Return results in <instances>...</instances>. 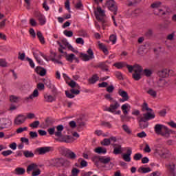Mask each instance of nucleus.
Listing matches in <instances>:
<instances>
[{"instance_id": "1", "label": "nucleus", "mask_w": 176, "mask_h": 176, "mask_svg": "<svg viewBox=\"0 0 176 176\" xmlns=\"http://www.w3.org/2000/svg\"><path fill=\"white\" fill-rule=\"evenodd\" d=\"M126 68L130 73L133 71L134 73L132 74V78L135 80H140V79H141V74L142 71H144L142 66L138 64H135L134 65H126Z\"/></svg>"}, {"instance_id": "2", "label": "nucleus", "mask_w": 176, "mask_h": 176, "mask_svg": "<svg viewBox=\"0 0 176 176\" xmlns=\"http://www.w3.org/2000/svg\"><path fill=\"white\" fill-rule=\"evenodd\" d=\"M154 131L158 135H162L165 138H168L171 134V130L168 129V127L160 124H155Z\"/></svg>"}, {"instance_id": "3", "label": "nucleus", "mask_w": 176, "mask_h": 176, "mask_svg": "<svg viewBox=\"0 0 176 176\" xmlns=\"http://www.w3.org/2000/svg\"><path fill=\"white\" fill-rule=\"evenodd\" d=\"M87 53V54H80V57L82 61H90V60H93V58H94V52L92 49H88Z\"/></svg>"}, {"instance_id": "4", "label": "nucleus", "mask_w": 176, "mask_h": 176, "mask_svg": "<svg viewBox=\"0 0 176 176\" xmlns=\"http://www.w3.org/2000/svg\"><path fill=\"white\" fill-rule=\"evenodd\" d=\"M106 8H109V10L113 12V14H118V6H116V2L113 0H109L105 3Z\"/></svg>"}, {"instance_id": "5", "label": "nucleus", "mask_w": 176, "mask_h": 176, "mask_svg": "<svg viewBox=\"0 0 176 176\" xmlns=\"http://www.w3.org/2000/svg\"><path fill=\"white\" fill-rule=\"evenodd\" d=\"M95 16L97 20L100 21L102 24H105L106 21L104 20V17H105V11L101 9V7L97 8V10L95 13Z\"/></svg>"}, {"instance_id": "6", "label": "nucleus", "mask_w": 176, "mask_h": 176, "mask_svg": "<svg viewBox=\"0 0 176 176\" xmlns=\"http://www.w3.org/2000/svg\"><path fill=\"white\" fill-rule=\"evenodd\" d=\"M118 96L122 97L119 100L120 102H126V101H129L130 100V96H129V94L127 92L122 89H118Z\"/></svg>"}, {"instance_id": "7", "label": "nucleus", "mask_w": 176, "mask_h": 176, "mask_svg": "<svg viewBox=\"0 0 176 176\" xmlns=\"http://www.w3.org/2000/svg\"><path fill=\"white\" fill-rule=\"evenodd\" d=\"M120 107V104L117 100H113V103H111L109 107H107L104 109L107 112H111V113H115V111L118 109Z\"/></svg>"}, {"instance_id": "8", "label": "nucleus", "mask_w": 176, "mask_h": 176, "mask_svg": "<svg viewBox=\"0 0 176 176\" xmlns=\"http://www.w3.org/2000/svg\"><path fill=\"white\" fill-rule=\"evenodd\" d=\"M25 120H27V118H25V116L23 114H19L14 118V124L15 126H21V124H24Z\"/></svg>"}, {"instance_id": "9", "label": "nucleus", "mask_w": 176, "mask_h": 176, "mask_svg": "<svg viewBox=\"0 0 176 176\" xmlns=\"http://www.w3.org/2000/svg\"><path fill=\"white\" fill-rule=\"evenodd\" d=\"M67 50H71V52H73V53H78V50L70 45H60L58 47V52H60V53L64 54L65 53V50H67Z\"/></svg>"}, {"instance_id": "10", "label": "nucleus", "mask_w": 176, "mask_h": 176, "mask_svg": "<svg viewBox=\"0 0 176 176\" xmlns=\"http://www.w3.org/2000/svg\"><path fill=\"white\" fill-rule=\"evenodd\" d=\"M133 154V149L131 147L126 148V153H123L122 155V159L124 162L130 163L131 162V155Z\"/></svg>"}, {"instance_id": "11", "label": "nucleus", "mask_w": 176, "mask_h": 176, "mask_svg": "<svg viewBox=\"0 0 176 176\" xmlns=\"http://www.w3.org/2000/svg\"><path fill=\"white\" fill-rule=\"evenodd\" d=\"M12 126V120L6 118H2L0 120V130H3V129H8Z\"/></svg>"}, {"instance_id": "12", "label": "nucleus", "mask_w": 176, "mask_h": 176, "mask_svg": "<svg viewBox=\"0 0 176 176\" xmlns=\"http://www.w3.org/2000/svg\"><path fill=\"white\" fill-rule=\"evenodd\" d=\"M152 119H155V113H152V111H148L144 113L142 117H140V122H148V120Z\"/></svg>"}, {"instance_id": "13", "label": "nucleus", "mask_w": 176, "mask_h": 176, "mask_svg": "<svg viewBox=\"0 0 176 176\" xmlns=\"http://www.w3.org/2000/svg\"><path fill=\"white\" fill-rule=\"evenodd\" d=\"M34 17L38 21L40 25H45V24H46V17H45L42 13L38 12H35Z\"/></svg>"}, {"instance_id": "14", "label": "nucleus", "mask_w": 176, "mask_h": 176, "mask_svg": "<svg viewBox=\"0 0 176 176\" xmlns=\"http://www.w3.org/2000/svg\"><path fill=\"white\" fill-rule=\"evenodd\" d=\"M113 151V155H122L123 153V148L121 144H112Z\"/></svg>"}, {"instance_id": "15", "label": "nucleus", "mask_w": 176, "mask_h": 176, "mask_svg": "<svg viewBox=\"0 0 176 176\" xmlns=\"http://www.w3.org/2000/svg\"><path fill=\"white\" fill-rule=\"evenodd\" d=\"M56 163H58L60 166H65V167H68L71 166V161L67 159L58 158L56 160Z\"/></svg>"}, {"instance_id": "16", "label": "nucleus", "mask_w": 176, "mask_h": 176, "mask_svg": "<svg viewBox=\"0 0 176 176\" xmlns=\"http://www.w3.org/2000/svg\"><path fill=\"white\" fill-rule=\"evenodd\" d=\"M52 56H54V57L51 58L52 63H54V64H60L61 65H63V62L61 61L63 55H58L57 56V54L55 52H54L52 54Z\"/></svg>"}, {"instance_id": "17", "label": "nucleus", "mask_w": 176, "mask_h": 176, "mask_svg": "<svg viewBox=\"0 0 176 176\" xmlns=\"http://www.w3.org/2000/svg\"><path fill=\"white\" fill-rule=\"evenodd\" d=\"M58 141L60 142H66V144H69L71 142H74V138L72 136H65V137H58Z\"/></svg>"}, {"instance_id": "18", "label": "nucleus", "mask_w": 176, "mask_h": 176, "mask_svg": "<svg viewBox=\"0 0 176 176\" xmlns=\"http://www.w3.org/2000/svg\"><path fill=\"white\" fill-rule=\"evenodd\" d=\"M36 152L38 155H45V153H47L50 152V147H41L36 149Z\"/></svg>"}, {"instance_id": "19", "label": "nucleus", "mask_w": 176, "mask_h": 176, "mask_svg": "<svg viewBox=\"0 0 176 176\" xmlns=\"http://www.w3.org/2000/svg\"><path fill=\"white\" fill-rule=\"evenodd\" d=\"M121 109H122L124 115H128L129 111H130V109H131V106L129 104L126 103V104H124L122 105Z\"/></svg>"}, {"instance_id": "20", "label": "nucleus", "mask_w": 176, "mask_h": 176, "mask_svg": "<svg viewBox=\"0 0 176 176\" xmlns=\"http://www.w3.org/2000/svg\"><path fill=\"white\" fill-rule=\"evenodd\" d=\"M15 175H24L25 174V168L21 167H16L14 170Z\"/></svg>"}, {"instance_id": "21", "label": "nucleus", "mask_w": 176, "mask_h": 176, "mask_svg": "<svg viewBox=\"0 0 176 176\" xmlns=\"http://www.w3.org/2000/svg\"><path fill=\"white\" fill-rule=\"evenodd\" d=\"M95 153L98 155H105L107 153V148L99 146L94 150Z\"/></svg>"}, {"instance_id": "22", "label": "nucleus", "mask_w": 176, "mask_h": 176, "mask_svg": "<svg viewBox=\"0 0 176 176\" xmlns=\"http://www.w3.org/2000/svg\"><path fill=\"white\" fill-rule=\"evenodd\" d=\"M36 168H38V164H36L35 163H32L28 166L26 171H27L28 174H30V173H31V171H35V170H36Z\"/></svg>"}, {"instance_id": "23", "label": "nucleus", "mask_w": 176, "mask_h": 176, "mask_svg": "<svg viewBox=\"0 0 176 176\" xmlns=\"http://www.w3.org/2000/svg\"><path fill=\"white\" fill-rule=\"evenodd\" d=\"M56 131L55 132L56 137H61L63 135V130H64V126L62 124L58 125L56 127Z\"/></svg>"}, {"instance_id": "24", "label": "nucleus", "mask_w": 176, "mask_h": 176, "mask_svg": "<svg viewBox=\"0 0 176 176\" xmlns=\"http://www.w3.org/2000/svg\"><path fill=\"white\" fill-rule=\"evenodd\" d=\"M44 100L46 102H54L56 101V96L46 94L44 95Z\"/></svg>"}, {"instance_id": "25", "label": "nucleus", "mask_w": 176, "mask_h": 176, "mask_svg": "<svg viewBox=\"0 0 176 176\" xmlns=\"http://www.w3.org/2000/svg\"><path fill=\"white\" fill-rule=\"evenodd\" d=\"M146 93L153 98H156V97H157V91L152 88H148Z\"/></svg>"}, {"instance_id": "26", "label": "nucleus", "mask_w": 176, "mask_h": 176, "mask_svg": "<svg viewBox=\"0 0 176 176\" xmlns=\"http://www.w3.org/2000/svg\"><path fill=\"white\" fill-rule=\"evenodd\" d=\"M35 71L38 75H40V76H45L46 75V70L45 68H43L41 67H37L35 69Z\"/></svg>"}, {"instance_id": "27", "label": "nucleus", "mask_w": 176, "mask_h": 176, "mask_svg": "<svg viewBox=\"0 0 176 176\" xmlns=\"http://www.w3.org/2000/svg\"><path fill=\"white\" fill-rule=\"evenodd\" d=\"M152 171V169H151L149 167H140L138 169V173H140V174H147V173H151Z\"/></svg>"}, {"instance_id": "28", "label": "nucleus", "mask_w": 176, "mask_h": 176, "mask_svg": "<svg viewBox=\"0 0 176 176\" xmlns=\"http://www.w3.org/2000/svg\"><path fill=\"white\" fill-rule=\"evenodd\" d=\"M99 161L100 162V163H102L103 164H108V163L111 162V157L109 156L100 157Z\"/></svg>"}, {"instance_id": "29", "label": "nucleus", "mask_w": 176, "mask_h": 176, "mask_svg": "<svg viewBox=\"0 0 176 176\" xmlns=\"http://www.w3.org/2000/svg\"><path fill=\"white\" fill-rule=\"evenodd\" d=\"M127 64L124 62H118L113 64V67L118 68V69H121V68H124V67H127Z\"/></svg>"}, {"instance_id": "30", "label": "nucleus", "mask_w": 176, "mask_h": 176, "mask_svg": "<svg viewBox=\"0 0 176 176\" xmlns=\"http://www.w3.org/2000/svg\"><path fill=\"white\" fill-rule=\"evenodd\" d=\"M66 155L71 160H75L76 159V154L72 151H68Z\"/></svg>"}, {"instance_id": "31", "label": "nucleus", "mask_w": 176, "mask_h": 176, "mask_svg": "<svg viewBox=\"0 0 176 176\" xmlns=\"http://www.w3.org/2000/svg\"><path fill=\"white\" fill-rule=\"evenodd\" d=\"M36 97H39V91H38V89H34L33 93L28 98V100H34Z\"/></svg>"}, {"instance_id": "32", "label": "nucleus", "mask_w": 176, "mask_h": 176, "mask_svg": "<svg viewBox=\"0 0 176 176\" xmlns=\"http://www.w3.org/2000/svg\"><path fill=\"white\" fill-rule=\"evenodd\" d=\"M162 2L155 1L151 5V8L152 9H159V8H162Z\"/></svg>"}, {"instance_id": "33", "label": "nucleus", "mask_w": 176, "mask_h": 176, "mask_svg": "<svg viewBox=\"0 0 176 176\" xmlns=\"http://www.w3.org/2000/svg\"><path fill=\"white\" fill-rule=\"evenodd\" d=\"M66 60L69 63H73L75 58V54H69L65 55Z\"/></svg>"}, {"instance_id": "34", "label": "nucleus", "mask_w": 176, "mask_h": 176, "mask_svg": "<svg viewBox=\"0 0 176 176\" xmlns=\"http://www.w3.org/2000/svg\"><path fill=\"white\" fill-rule=\"evenodd\" d=\"M36 35L41 43L42 45L45 44V37H43V34H42V32L38 31L37 32Z\"/></svg>"}, {"instance_id": "35", "label": "nucleus", "mask_w": 176, "mask_h": 176, "mask_svg": "<svg viewBox=\"0 0 176 176\" xmlns=\"http://www.w3.org/2000/svg\"><path fill=\"white\" fill-rule=\"evenodd\" d=\"M165 166L166 168H168V170H170V171H171L172 173L175 170V164L174 163H168L166 164Z\"/></svg>"}, {"instance_id": "36", "label": "nucleus", "mask_w": 176, "mask_h": 176, "mask_svg": "<svg viewBox=\"0 0 176 176\" xmlns=\"http://www.w3.org/2000/svg\"><path fill=\"white\" fill-rule=\"evenodd\" d=\"M159 75L160 78H167V76H168V72L167 69H163L159 72Z\"/></svg>"}, {"instance_id": "37", "label": "nucleus", "mask_w": 176, "mask_h": 176, "mask_svg": "<svg viewBox=\"0 0 176 176\" xmlns=\"http://www.w3.org/2000/svg\"><path fill=\"white\" fill-rule=\"evenodd\" d=\"M24 131H28V127H19L16 129V134H21V133H24Z\"/></svg>"}, {"instance_id": "38", "label": "nucleus", "mask_w": 176, "mask_h": 176, "mask_svg": "<svg viewBox=\"0 0 176 176\" xmlns=\"http://www.w3.org/2000/svg\"><path fill=\"white\" fill-rule=\"evenodd\" d=\"M23 155L25 157H34V153L30 151H23Z\"/></svg>"}, {"instance_id": "39", "label": "nucleus", "mask_w": 176, "mask_h": 176, "mask_svg": "<svg viewBox=\"0 0 176 176\" xmlns=\"http://www.w3.org/2000/svg\"><path fill=\"white\" fill-rule=\"evenodd\" d=\"M20 100V98L16 96H14V95H12L10 96V101L11 102H18Z\"/></svg>"}, {"instance_id": "40", "label": "nucleus", "mask_w": 176, "mask_h": 176, "mask_svg": "<svg viewBox=\"0 0 176 176\" xmlns=\"http://www.w3.org/2000/svg\"><path fill=\"white\" fill-rule=\"evenodd\" d=\"M98 79H100L98 76H97V74H95L89 79V82L90 83L94 84L96 83V82H97V80H98Z\"/></svg>"}, {"instance_id": "41", "label": "nucleus", "mask_w": 176, "mask_h": 176, "mask_svg": "<svg viewBox=\"0 0 176 176\" xmlns=\"http://www.w3.org/2000/svg\"><path fill=\"white\" fill-rule=\"evenodd\" d=\"M101 145H103V146H108L111 145V140L110 139H104L102 142H101Z\"/></svg>"}, {"instance_id": "42", "label": "nucleus", "mask_w": 176, "mask_h": 176, "mask_svg": "<svg viewBox=\"0 0 176 176\" xmlns=\"http://www.w3.org/2000/svg\"><path fill=\"white\" fill-rule=\"evenodd\" d=\"M140 120H141V118H140V120H139V122H140L139 124H140V127L141 129H146V127H148V126H149L148 122H140Z\"/></svg>"}, {"instance_id": "43", "label": "nucleus", "mask_w": 176, "mask_h": 176, "mask_svg": "<svg viewBox=\"0 0 176 176\" xmlns=\"http://www.w3.org/2000/svg\"><path fill=\"white\" fill-rule=\"evenodd\" d=\"M104 98L107 100V101H109V102H113V101H116V100L113 99L112 96L109 94L104 95Z\"/></svg>"}, {"instance_id": "44", "label": "nucleus", "mask_w": 176, "mask_h": 176, "mask_svg": "<svg viewBox=\"0 0 176 176\" xmlns=\"http://www.w3.org/2000/svg\"><path fill=\"white\" fill-rule=\"evenodd\" d=\"M99 49L100 50H102V52H103V53H104V54H108V53H109L108 49L107 48V47L104 45H99Z\"/></svg>"}, {"instance_id": "45", "label": "nucleus", "mask_w": 176, "mask_h": 176, "mask_svg": "<svg viewBox=\"0 0 176 176\" xmlns=\"http://www.w3.org/2000/svg\"><path fill=\"white\" fill-rule=\"evenodd\" d=\"M122 129L126 133V134H131V129H130V127H129V126H127L126 124L122 125Z\"/></svg>"}, {"instance_id": "46", "label": "nucleus", "mask_w": 176, "mask_h": 176, "mask_svg": "<svg viewBox=\"0 0 176 176\" xmlns=\"http://www.w3.org/2000/svg\"><path fill=\"white\" fill-rule=\"evenodd\" d=\"M141 159H142V154L140 153H135L133 156V160H135L136 162L141 160Z\"/></svg>"}, {"instance_id": "47", "label": "nucleus", "mask_w": 176, "mask_h": 176, "mask_svg": "<svg viewBox=\"0 0 176 176\" xmlns=\"http://www.w3.org/2000/svg\"><path fill=\"white\" fill-rule=\"evenodd\" d=\"M158 12L160 14L164 16V14H166V6H161L160 8H158Z\"/></svg>"}, {"instance_id": "48", "label": "nucleus", "mask_w": 176, "mask_h": 176, "mask_svg": "<svg viewBox=\"0 0 176 176\" xmlns=\"http://www.w3.org/2000/svg\"><path fill=\"white\" fill-rule=\"evenodd\" d=\"M175 36V32H173L171 34H168L166 36L167 41H174V38Z\"/></svg>"}, {"instance_id": "49", "label": "nucleus", "mask_w": 176, "mask_h": 176, "mask_svg": "<svg viewBox=\"0 0 176 176\" xmlns=\"http://www.w3.org/2000/svg\"><path fill=\"white\" fill-rule=\"evenodd\" d=\"M78 162H80V164L81 167H87V162L82 158H80L78 160Z\"/></svg>"}, {"instance_id": "50", "label": "nucleus", "mask_w": 176, "mask_h": 176, "mask_svg": "<svg viewBox=\"0 0 176 176\" xmlns=\"http://www.w3.org/2000/svg\"><path fill=\"white\" fill-rule=\"evenodd\" d=\"M80 170L76 168H74L72 170V175L70 176H78V175L80 173Z\"/></svg>"}, {"instance_id": "51", "label": "nucleus", "mask_w": 176, "mask_h": 176, "mask_svg": "<svg viewBox=\"0 0 176 176\" xmlns=\"http://www.w3.org/2000/svg\"><path fill=\"white\" fill-rule=\"evenodd\" d=\"M116 40H117L116 35L111 34L110 36L109 41H110V42L112 43L113 45H115V43H116Z\"/></svg>"}, {"instance_id": "52", "label": "nucleus", "mask_w": 176, "mask_h": 176, "mask_svg": "<svg viewBox=\"0 0 176 176\" xmlns=\"http://www.w3.org/2000/svg\"><path fill=\"white\" fill-rule=\"evenodd\" d=\"M30 127H32V129H37V127H39V121L33 122L30 124Z\"/></svg>"}, {"instance_id": "53", "label": "nucleus", "mask_w": 176, "mask_h": 176, "mask_svg": "<svg viewBox=\"0 0 176 176\" xmlns=\"http://www.w3.org/2000/svg\"><path fill=\"white\" fill-rule=\"evenodd\" d=\"M143 111H147L148 112H152V109H149V107H148V104L146 102H144L142 106Z\"/></svg>"}, {"instance_id": "54", "label": "nucleus", "mask_w": 176, "mask_h": 176, "mask_svg": "<svg viewBox=\"0 0 176 176\" xmlns=\"http://www.w3.org/2000/svg\"><path fill=\"white\" fill-rule=\"evenodd\" d=\"M64 35H65L66 36H68L69 38H71V36H73L74 35V32H72V31L71 30H65L63 32Z\"/></svg>"}, {"instance_id": "55", "label": "nucleus", "mask_w": 176, "mask_h": 176, "mask_svg": "<svg viewBox=\"0 0 176 176\" xmlns=\"http://www.w3.org/2000/svg\"><path fill=\"white\" fill-rule=\"evenodd\" d=\"M47 131L50 135H53L54 134L56 135V127L50 128Z\"/></svg>"}, {"instance_id": "56", "label": "nucleus", "mask_w": 176, "mask_h": 176, "mask_svg": "<svg viewBox=\"0 0 176 176\" xmlns=\"http://www.w3.org/2000/svg\"><path fill=\"white\" fill-rule=\"evenodd\" d=\"M145 76L149 77L151 75H152V71L149 69H145L143 72Z\"/></svg>"}, {"instance_id": "57", "label": "nucleus", "mask_w": 176, "mask_h": 176, "mask_svg": "<svg viewBox=\"0 0 176 176\" xmlns=\"http://www.w3.org/2000/svg\"><path fill=\"white\" fill-rule=\"evenodd\" d=\"M13 153V151H12V150H7V151H4L1 153V155H3V156H9L10 155H12Z\"/></svg>"}, {"instance_id": "58", "label": "nucleus", "mask_w": 176, "mask_h": 176, "mask_svg": "<svg viewBox=\"0 0 176 176\" xmlns=\"http://www.w3.org/2000/svg\"><path fill=\"white\" fill-rule=\"evenodd\" d=\"M38 175H41V169H39L38 168H37L36 170H34L32 173V176H38Z\"/></svg>"}, {"instance_id": "59", "label": "nucleus", "mask_w": 176, "mask_h": 176, "mask_svg": "<svg viewBox=\"0 0 176 176\" xmlns=\"http://www.w3.org/2000/svg\"><path fill=\"white\" fill-rule=\"evenodd\" d=\"M25 118L26 119H35V113H28Z\"/></svg>"}, {"instance_id": "60", "label": "nucleus", "mask_w": 176, "mask_h": 176, "mask_svg": "<svg viewBox=\"0 0 176 176\" xmlns=\"http://www.w3.org/2000/svg\"><path fill=\"white\" fill-rule=\"evenodd\" d=\"M137 136L139 138H145V137H146V133H145V131H142L140 133H138L137 134Z\"/></svg>"}, {"instance_id": "61", "label": "nucleus", "mask_w": 176, "mask_h": 176, "mask_svg": "<svg viewBox=\"0 0 176 176\" xmlns=\"http://www.w3.org/2000/svg\"><path fill=\"white\" fill-rule=\"evenodd\" d=\"M0 67H8V63L5 59H0Z\"/></svg>"}, {"instance_id": "62", "label": "nucleus", "mask_w": 176, "mask_h": 176, "mask_svg": "<svg viewBox=\"0 0 176 176\" xmlns=\"http://www.w3.org/2000/svg\"><path fill=\"white\" fill-rule=\"evenodd\" d=\"M78 34L80 36H83L84 38H86V36H87V32H86V31L83 30H80Z\"/></svg>"}, {"instance_id": "63", "label": "nucleus", "mask_w": 176, "mask_h": 176, "mask_svg": "<svg viewBox=\"0 0 176 176\" xmlns=\"http://www.w3.org/2000/svg\"><path fill=\"white\" fill-rule=\"evenodd\" d=\"M116 76L120 80H122L123 79V74H122V72H116Z\"/></svg>"}, {"instance_id": "64", "label": "nucleus", "mask_w": 176, "mask_h": 176, "mask_svg": "<svg viewBox=\"0 0 176 176\" xmlns=\"http://www.w3.org/2000/svg\"><path fill=\"white\" fill-rule=\"evenodd\" d=\"M37 89L38 90H40V91L45 90V85L42 82H39L37 85Z\"/></svg>"}]
</instances>
